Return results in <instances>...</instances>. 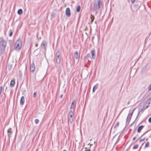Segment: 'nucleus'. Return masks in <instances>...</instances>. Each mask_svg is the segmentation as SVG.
Returning <instances> with one entry per match:
<instances>
[{
	"mask_svg": "<svg viewBox=\"0 0 151 151\" xmlns=\"http://www.w3.org/2000/svg\"><path fill=\"white\" fill-rule=\"evenodd\" d=\"M73 115L69 114L70 118V117H71L70 118H73L72 117L73 116Z\"/></svg>",
	"mask_w": 151,
	"mask_h": 151,
	"instance_id": "c9c22d12",
	"label": "nucleus"
},
{
	"mask_svg": "<svg viewBox=\"0 0 151 151\" xmlns=\"http://www.w3.org/2000/svg\"><path fill=\"white\" fill-rule=\"evenodd\" d=\"M2 92V91H1V90H0V95H1V93Z\"/></svg>",
	"mask_w": 151,
	"mask_h": 151,
	"instance_id": "a18cd8bd",
	"label": "nucleus"
},
{
	"mask_svg": "<svg viewBox=\"0 0 151 151\" xmlns=\"http://www.w3.org/2000/svg\"><path fill=\"white\" fill-rule=\"evenodd\" d=\"M127 103H128V104H129V102H128Z\"/></svg>",
	"mask_w": 151,
	"mask_h": 151,
	"instance_id": "6e6d98bb",
	"label": "nucleus"
},
{
	"mask_svg": "<svg viewBox=\"0 0 151 151\" xmlns=\"http://www.w3.org/2000/svg\"><path fill=\"white\" fill-rule=\"evenodd\" d=\"M74 110H71L69 112V114H72V115H73L74 114Z\"/></svg>",
	"mask_w": 151,
	"mask_h": 151,
	"instance_id": "5701e85b",
	"label": "nucleus"
},
{
	"mask_svg": "<svg viewBox=\"0 0 151 151\" xmlns=\"http://www.w3.org/2000/svg\"><path fill=\"white\" fill-rule=\"evenodd\" d=\"M38 44H35V46H36V47H37L38 46Z\"/></svg>",
	"mask_w": 151,
	"mask_h": 151,
	"instance_id": "a19ab883",
	"label": "nucleus"
},
{
	"mask_svg": "<svg viewBox=\"0 0 151 151\" xmlns=\"http://www.w3.org/2000/svg\"><path fill=\"white\" fill-rule=\"evenodd\" d=\"M133 113V111H132V112L130 114H129L130 115L132 116V115Z\"/></svg>",
	"mask_w": 151,
	"mask_h": 151,
	"instance_id": "f704fd0d",
	"label": "nucleus"
},
{
	"mask_svg": "<svg viewBox=\"0 0 151 151\" xmlns=\"http://www.w3.org/2000/svg\"><path fill=\"white\" fill-rule=\"evenodd\" d=\"M95 23L96 24H97V21H95Z\"/></svg>",
	"mask_w": 151,
	"mask_h": 151,
	"instance_id": "79ce46f5",
	"label": "nucleus"
},
{
	"mask_svg": "<svg viewBox=\"0 0 151 151\" xmlns=\"http://www.w3.org/2000/svg\"><path fill=\"white\" fill-rule=\"evenodd\" d=\"M24 96H22L20 100V104L22 105L24 104Z\"/></svg>",
	"mask_w": 151,
	"mask_h": 151,
	"instance_id": "f8f14e48",
	"label": "nucleus"
},
{
	"mask_svg": "<svg viewBox=\"0 0 151 151\" xmlns=\"http://www.w3.org/2000/svg\"><path fill=\"white\" fill-rule=\"evenodd\" d=\"M135 108H134L132 110V111H133V112H134V110H135Z\"/></svg>",
	"mask_w": 151,
	"mask_h": 151,
	"instance_id": "37998d69",
	"label": "nucleus"
},
{
	"mask_svg": "<svg viewBox=\"0 0 151 151\" xmlns=\"http://www.w3.org/2000/svg\"><path fill=\"white\" fill-rule=\"evenodd\" d=\"M139 114V111L138 112V114H137V118Z\"/></svg>",
	"mask_w": 151,
	"mask_h": 151,
	"instance_id": "ea45409f",
	"label": "nucleus"
},
{
	"mask_svg": "<svg viewBox=\"0 0 151 151\" xmlns=\"http://www.w3.org/2000/svg\"><path fill=\"white\" fill-rule=\"evenodd\" d=\"M132 116L130 115L129 114H128L126 119V123L128 124L129 123Z\"/></svg>",
	"mask_w": 151,
	"mask_h": 151,
	"instance_id": "9b49d317",
	"label": "nucleus"
},
{
	"mask_svg": "<svg viewBox=\"0 0 151 151\" xmlns=\"http://www.w3.org/2000/svg\"><path fill=\"white\" fill-rule=\"evenodd\" d=\"M102 3L101 0H98V4H97V6L98 7V9H100L101 6L102 5Z\"/></svg>",
	"mask_w": 151,
	"mask_h": 151,
	"instance_id": "ddd939ff",
	"label": "nucleus"
},
{
	"mask_svg": "<svg viewBox=\"0 0 151 151\" xmlns=\"http://www.w3.org/2000/svg\"><path fill=\"white\" fill-rule=\"evenodd\" d=\"M9 37H11L12 36L13 34V32L12 29H10L9 31Z\"/></svg>",
	"mask_w": 151,
	"mask_h": 151,
	"instance_id": "4be33fe9",
	"label": "nucleus"
},
{
	"mask_svg": "<svg viewBox=\"0 0 151 151\" xmlns=\"http://www.w3.org/2000/svg\"><path fill=\"white\" fill-rule=\"evenodd\" d=\"M35 69V67L34 63H33L30 65V70L32 72H33Z\"/></svg>",
	"mask_w": 151,
	"mask_h": 151,
	"instance_id": "6e6552de",
	"label": "nucleus"
},
{
	"mask_svg": "<svg viewBox=\"0 0 151 151\" xmlns=\"http://www.w3.org/2000/svg\"><path fill=\"white\" fill-rule=\"evenodd\" d=\"M149 99H150V100L151 99V98H150Z\"/></svg>",
	"mask_w": 151,
	"mask_h": 151,
	"instance_id": "864d4df0",
	"label": "nucleus"
},
{
	"mask_svg": "<svg viewBox=\"0 0 151 151\" xmlns=\"http://www.w3.org/2000/svg\"><path fill=\"white\" fill-rule=\"evenodd\" d=\"M98 9V7L97 6V4L96 3H94L93 6V11L96 12V14L98 13V11L97 9Z\"/></svg>",
	"mask_w": 151,
	"mask_h": 151,
	"instance_id": "39448f33",
	"label": "nucleus"
},
{
	"mask_svg": "<svg viewBox=\"0 0 151 151\" xmlns=\"http://www.w3.org/2000/svg\"><path fill=\"white\" fill-rule=\"evenodd\" d=\"M148 121L149 122H151V117L149 119Z\"/></svg>",
	"mask_w": 151,
	"mask_h": 151,
	"instance_id": "2f4dec72",
	"label": "nucleus"
},
{
	"mask_svg": "<svg viewBox=\"0 0 151 151\" xmlns=\"http://www.w3.org/2000/svg\"><path fill=\"white\" fill-rule=\"evenodd\" d=\"M65 14L68 17H70V9L68 7L66 9L65 11Z\"/></svg>",
	"mask_w": 151,
	"mask_h": 151,
	"instance_id": "423d86ee",
	"label": "nucleus"
},
{
	"mask_svg": "<svg viewBox=\"0 0 151 151\" xmlns=\"http://www.w3.org/2000/svg\"><path fill=\"white\" fill-rule=\"evenodd\" d=\"M81 6L79 5L76 8V11L77 12H79L81 9Z\"/></svg>",
	"mask_w": 151,
	"mask_h": 151,
	"instance_id": "6ab92c4d",
	"label": "nucleus"
},
{
	"mask_svg": "<svg viewBox=\"0 0 151 151\" xmlns=\"http://www.w3.org/2000/svg\"><path fill=\"white\" fill-rule=\"evenodd\" d=\"M148 106H146V107L145 108V109H146V108H148Z\"/></svg>",
	"mask_w": 151,
	"mask_h": 151,
	"instance_id": "c03bdc74",
	"label": "nucleus"
},
{
	"mask_svg": "<svg viewBox=\"0 0 151 151\" xmlns=\"http://www.w3.org/2000/svg\"><path fill=\"white\" fill-rule=\"evenodd\" d=\"M90 149H89L88 150H85L84 151H90Z\"/></svg>",
	"mask_w": 151,
	"mask_h": 151,
	"instance_id": "4c0bfd02",
	"label": "nucleus"
},
{
	"mask_svg": "<svg viewBox=\"0 0 151 151\" xmlns=\"http://www.w3.org/2000/svg\"><path fill=\"white\" fill-rule=\"evenodd\" d=\"M39 121L37 119H36L35 120V124H37L39 122Z\"/></svg>",
	"mask_w": 151,
	"mask_h": 151,
	"instance_id": "a878e982",
	"label": "nucleus"
},
{
	"mask_svg": "<svg viewBox=\"0 0 151 151\" xmlns=\"http://www.w3.org/2000/svg\"><path fill=\"white\" fill-rule=\"evenodd\" d=\"M17 14L19 15L22 14L23 13V11L22 9H19L17 12Z\"/></svg>",
	"mask_w": 151,
	"mask_h": 151,
	"instance_id": "a211bd4d",
	"label": "nucleus"
},
{
	"mask_svg": "<svg viewBox=\"0 0 151 151\" xmlns=\"http://www.w3.org/2000/svg\"><path fill=\"white\" fill-rule=\"evenodd\" d=\"M63 96V94H61L60 95V98L61 99L62 98V97Z\"/></svg>",
	"mask_w": 151,
	"mask_h": 151,
	"instance_id": "e433bc0d",
	"label": "nucleus"
},
{
	"mask_svg": "<svg viewBox=\"0 0 151 151\" xmlns=\"http://www.w3.org/2000/svg\"><path fill=\"white\" fill-rule=\"evenodd\" d=\"M119 125V122H117L116 124H115V126L114 127V128H116V127H118Z\"/></svg>",
	"mask_w": 151,
	"mask_h": 151,
	"instance_id": "bb28decb",
	"label": "nucleus"
},
{
	"mask_svg": "<svg viewBox=\"0 0 151 151\" xmlns=\"http://www.w3.org/2000/svg\"><path fill=\"white\" fill-rule=\"evenodd\" d=\"M2 89H3V87L1 86L0 87V90L2 91Z\"/></svg>",
	"mask_w": 151,
	"mask_h": 151,
	"instance_id": "72a5a7b5",
	"label": "nucleus"
},
{
	"mask_svg": "<svg viewBox=\"0 0 151 151\" xmlns=\"http://www.w3.org/2000/svg\"><path fill=\"white\" fill-rule=\"evenodd\" d=\"M136 137H134L133 138V140H134L135 139H136Z\"/></svg>",
	"mask_w": 151,
	"mask_h": 151,
	"instance_id": "58836bf2",
	"label": "nucleus"
},
{
	"mask_svg": "<svg viewBox=\"0 0 151 151\" xmlns=\"http://www.w3.org/2000/svg\"><path fill=\"white\" fill-rule=\"evenodd\" d=\"M36 92H34L33 93V97L34 98H35L36 97Z\"/></svg>",
	"mask_w": 151,
	"mask_h": 151,
	"instance_id": "c85d7f7f",
	"label": "nucleus"
},
{
	"mask_svg": "<svg viewBox=\"0 0 151 151\" xmlns=\"http://www.w3.org/2000/svg\"><path fill=\"white\" fill-rule=\"evenodd\" d=\"M15 82L13 80H12L10 83V86L12 87H14L15 85Z\"/></svg>",
	"mask_w": 151,
	"mask_h": 151,
	"instance_id": "f3484780",
	"label": "nucleus"
},
{
	"mask_svg": "<svg viewBox=\"0 0 151 151\" xmlns=\"http://www.w3.org/2000/svg\"><path fill=\"white\" fill-rule=\"evenodd\" d=\"M97 88V87L96 86H94L93 89V92H94Z\"/></svg>",
	"mask_w": 151,
	"mask_h": 151,
	"instance_id": "b1692460",
	"label": "nucleus"
},
{
	"mask_svg": "<svg viewBox=\"0 0 151 151\" xmlns=\"http://www.w3.org/2000/svg\"><path fill=\"white\" fill-rule=\"evenodd\" d=\"M138 146L139 145L138 144H136L134 145L133 147V149H137L138 147Z\"/></svg>",
	"mask_w": 151,
	"mask_h": 151,
	"instance_id": "412c9836",
	"label": "nucleus"
},
{
	"mask_svg": "<svg viewBox=\"0 0 151 151\" xmlns=\"http://www.w3.org/2000/svg\"><path fill=\"white\" fill-rule=\"evenodd\" d=\"M22 47V42L20 39L18 40L15 44V49L19 50Z\"/></svg>",
	"mask_w": 151,
	"mask_h": 151,
	"instance_id": "f03ea898",
	"label": "nucleus"
},
{
	"mask_svg": "<svg viewBox=\"0 0 151 151\" xmlns=\"http://www.w3.org/2000/svg\"><path fill=\"white\" fill-rule=\"evenodd\" d=\"M6 45V41L3 37L0 38V47L2 50H5Z\"/></svg>",
	"mask_w": 151,
	"mask_h": 151,
	"instance_id": "f257e3e1",
	"label": "nucleus"
},
{
	"mask_svg": "<svg viewBox=\"0 0 151 151\" xmlns=\"http://www.w3.org/2000/svg\"><path fill=\"white\" fill-rule=\"evenodd\" d=\"M149 145V142H147L145 144V147H148Z\"/></svg>",
	"mask_w": 151,
	"mask_h": 151,
	"instance_id": "393cba45",
	"label": "nucleus"
},
{
	"mask_svg": "<svg viewBox=\"0 0 151 151\" xmlns=\"http://www.w3.org/2000/svg\"><path fill=\"white\" fill-rule=\"evenodd\" d=\"M101 11H100V14H101Z\"/></svg>",
	"mask_w": 151,
	"mask_h": 151,
	"instance_id": "5fc2aeb1",
	"label": "nucleus"
},
{
	"mask_svg": "<svg viewBox=\"0 0 151 151\" xmlns=\"http://www.w3.org/2000/svg\"><path fill=\"white\" fill-rule=\"evenodd\" d=\"M74 56L75 58L76 59L78 60V61L79 59V57L80 55V54H78V52H77V51H76L74 54Z\"/></svg>",
	"mask_w": 151,
	"mask_h": 151,
	"instance_id": "0eeeda50",
	"label": "nucleus"
},
{
	"mask_svg": "<svg viewBox=\"0 0 151 151\" xmlns=\"http://www.w3.org/2000/svg\"><path fill=\"white\" fill-rule=\"evenodd\" d=\"M147 132H145V133L143 134H145L146 133H147Z\"/></svg>",
	"mask_w": 151,
	"mask_h": 151,
	"instance_id": "09e8293b",
	"label": "nucleus"
},
{
	"mask_svg": "<svg viewBox=\"0 0 151 151\" xmlns=\"http://www.w3.org/2000/svg\"><path fill=\"white\" fill-rule=\"evenodd\" d=\"M141 147H140V148L139 149V150H140L141 149Z\"/></svg>",
	"mask_w": 151,
	"mask_h": 151,
	"instance_id": "8fccbe9b",
	"label": "nucleus"
},
{
	"mask_svg": "<svg viewBox=\"0 0 151 151\" xmlns=\"http://www.w3.org/2000/svg\"><path fill=\"white\" fill-rule=\"evenodd\" d=\"M145 139V138H144L142 139H140L139 140V142H142V141H144Z\"/></svg>",
	"mask_w": 151,
	"mask_h": 151,
	"instance_id": "c756f323",
	"label": "nucleus"
},
{
	"mask_svg": "<svg viewBox=\"0 0 151 151\" xmlns=\"http://www.w3.org/2000/svg\"><path fill=\"white\" fill-rule=\"evenodd\" d=\"M91 22L92 23L93 22L94 19L95 17L94 16H92V15L91 14Z\"/></svg>",
	"mask_w": 151,
	"mask_h": 151,
	"instance_id": "aec40b11",
	"label": "nucleus"
},
{
	"mask_svg": "<svg viewBox=\"0 0 151 151\" xmlns=\"http://www.w3.org/2000/svg\"><path fill=\"white\" fill-rule=\"evenodd\" d=\"M90 54L89 53L88 54H87V55H86V56L85 58V60H88V61H90V60L89 59V58H90Z\"/></svg>",
	"mask_w": 151,
	"mask_h": 151,
	"instance_id": "2eb2a0df",
	"label": "nucleus"
},
{
	"mask_svg": "<svg viewBox=\"0 0 151 151\" xmlns=\"http://www.w3.org/2000/svg\"><path fill=\"white\" fill-rule=\"evenodd\" d=\"M56 60L57 64H59L61 61L60 53L58 52L56 53Z\"/></svg>",
	"mask_w": 151,
	"mask_h": 151,
	"instance_id": "7ed1b4c3",
	"label": "nucleus"
},
{
	"mask_svg": "<svg viewBox=\"0 0 151 151\" xmlns=\"http://www.w3.org/2000/svg\"><path fill=\"white\" fill-rule=\"evenodd\" d=\"M143 109H141V111H141V112L142 111H143Z\"/></svg>",
	"mask_w": 151,
	"mask_h": 151,
	"instance_id": "49530a36",
	"label": "nucleus"
},
{
	"mask_svg": "<svg viewBox=\"0 0 151 151\" xmlns=\"http://www.w3.org/2000/svg\"><path fill=\"white\" fill-rule=\"evenodd\" d=\"M12 134V129L10 128L7 130V136L8 137V141L9 143L10 142V138Z\"/></svg>",
	"mask_w": 151,
	"mask_h": 151,
	"instance_id": "20e7f679",
	"label": "nucleus"
},
{
	"mask_svg": "<svg viewBox=\"0 0 151 151\" xmlns=\"http://www.w3.org/2000/svg\"><path fill=\"white\" fill-rule=\"evenodd\" d=\"M76 104V101L75 100H73L71 104V106L70 107V109H73L74 107H75Z\"/></svg>",
	"mask_w": 151,
	"mask_h": 151,
	"instance_id": "9d476101",
	"label": "nucleus"
},
{
	"mask_svg": "<svg viewBox=\"0 0 151 151\" xmlns=\"http://www.w3.org/2000/svg\"><path fill=\"white\" fill-rule=\"evenodd\" d=\"M16 135H15V138H14V139H15V138H16Z\"/></svg>",
	"mask_w": 151,
	"mask_h": 151,
	"instance_id": "3c124183",
	"label": "nucleus"
},
{
	"mask_svg": "<svg viewBox=\"0 0 151 151\" xmlns=\"http://www.w3.org/2000/svg\"><path fill=\"white\" fill-rule=\"evenodd\" d=\"M94 39V37H92V39L93 40Z\"/></svg>",
	"mask_w": 151,
	"mask_h": 151,
	"instance_id": "de8ad7c7",
	"label": "nucleus"
},
{
	"mask_svg": "<svg viewBox=\"0 0 151 151\" xmlns=\"http://www.w3.org/2000/svg\"><path fill=\"white\" fill-rule=\"evenodd\" d=\"M46 42L45 41H43L42 42V43H41V46H43L44 47V49H45V50H46V45H45V43H46Z\"/></svg>",
	"mask_w": 151,
	"mask_h": 151,
	"instance_id": "dca6fc26",
	"label": "nucleus"
},
{
	"mask_svg": "<svg viewBox=\"0 0 151 151\" xmlns=\"http://www.w3.org/2000/svg\"><path fill=\"white\" fill-rule=\"evenodd\" d=\"M63 151H66V150H64Z\"/></svg>",
	"mask_w": 151,
	"mask_h": 151,
	"instance_id": "603ef678",
	"label": "nucleus"
},
{
	"mask_svg": "<svg viewBox=\"0 0 151 151\" xmlns=\"http://www.w3.org/2000/svg\"><path fill=\"white\" fill-rule=\"evenodd\" d=\"M132 3H133L135 1V0H131Z\"/></svg>",
	"mask_w": 151,
	"mask_h": 151,
	"instance_id": "473e14b6",
	"label": "nucleus"
},
{
	"mask_svg": "<svg viewBox=\"0 0 151 151\" xmlns=\"http://www.w3.org/2000/svg\"><path fill=\"white\" fill-rule=\"evenodd\" d=\"M69 120L70 122L71 123H72L73 122V118H69Z\"/></svg>",
	"mask_w": 151,
	"mask_h": 151,
	"instance_id": "cd10ccee",
	"label": "nucleus"
},
{
	"mask_svg": "<svg viewBox=\"0 0 151 151\" xmlns=\"http://www.w3.org/2000/svg\"><path fill=\"white\" fill-rule=\"evenodd\" d=\"M144 127V126L143 125H141L138 128L137 132L138 133H139L141 130Z\"/></svg>",
	"mask_w": 151,
	"mask_h": 151,
	"instance_id": "4468645a",
	"label": "nucleus"
},
{
	"mask_svg": "<svg viewBox=\"0 0 151 151\" xmlns=\"http://www.w3.org/2000/svg\"><path fill=\"white\" fill-rule=\"evenodd\" d=\"M91 53L92 55V58L94 59L96 56L95 51L94 49H93L91 51Z\"/></svg>",
	"mask_w": 151,
	"mask_h": 151,
	"instance_id": "1a4fd4ad",
	"label": "nucleus"
},
{
	"mask_svg": "<svg viewBox=\"0 0 151 151\" xmlns=\"http://www.w3.org/2000/svg\"><path fill=\"white\" fill-rule=\"evenodd\" d=\"M148 90H151V84L148 87Z\"/></svg>",
	"mask_w": 151,
	"mask_h": 151,
	"instance_id": "7c9ffc66",
	"label": "nucleus"
}]
</instances>
